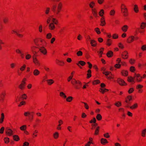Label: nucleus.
<instances>
[{"label":"nucleus","instance_id":"nucleus-23","mask_svg":"<svg viewBox=\"0 0 146 146\" xmlns=\"http://www.w3.org/2000/svg\"><path fill=\"white\" fill-rule=\"evenodd\" d=\"M48 84L49 85H51L54 83V81L52 79H48L46 80Z\"/></svg>","mask_w":146,"mask_h":146},{"label":"nucleus","instance_id":"nucleus-19","mask_svg":"<svg viewBox=\"0 0 146 146\" xmlns=\"http://www.w3.org/2000/svg\"><path fill=\"white\" fill-rule=\"evenodd\" d=\"M56 63L58 65L61 66H64V63L63 61H60L56 59Z\"/></svg>","mask_w":146,"mask_h":146},{"label":"nucleus","instance_id":"nucleus-32","mask_svg":"<svg viewBox=\"0 0 146 146\" xmlns=\"http://www.w3.org/2000/svg\"><path fill=\"white\" fill-rule=\"evenodd\" d=\"M146 134V128L142 130L141 131V136L143 137H145Z\"/></svg>","mask_w":146,"mask_h":146},{"label":"nucleus","instance_id":"nucleus-63","mask_svg":"<svg viewBox=\"0 0 146 146\" xmlns=\"http://www.w3.org/2000/svg\"><path fill=\"white\" fill-rule=\"evenodd\" d=\"M27 95L26 94H24L22 96L21 99H22V100H26L27 99Z\"/></svg>","mask_w":146,"mask_h":146},{"label":"nucleus","instance_id":"nucleus-52","mask_svg":"<svg viewBox=\"0 0 146 146\" xmlns=\"http://www.w3.org/2000/svg\"><path fill=\"white\" fill-rule=\"evenodd\" d=\"M146 26V23H145L144 22H143L141 23V25L140 26L141 28L142 29H143Z\"/></svg>","mask_w":146,"mask_h":146},{"label":"nucleus","instance_id":"nucleus-44","mask_svg":"<svg viewBox=\"0 0 146 146\" xmlns=\"http://www.w3.org/2000/svg\"><path fill=\"white\" fill-rule=\"evenodd\" d=\"M26 64H23V65L20 68V70L21 71H24L25 70V69L26 68Z\"/></svg>","mask_w":146,"mask_h":146},{"label":"nucleus","instance_id":"nucleus-21","mask_svg":"<svg viewBox=\"0 0 146 146\" xmlns=\"http://www.w3.org/2000/svg\"><path fill=\"white\" fill-rule=\"evenodd\" d=\"M53 136L54 139H57L59 136V133L57 131H55L53 133Z\"/></svg>","mask_w":146,"mask_h":146},{"label":"nucleus","instance_id":"nucleus-27","mask_svg":"<svg viewBox=\"0 0 146 146\" xmlns=\"http://www.w3.org/2000/svg\"><path fill=\"white\" fill-rule=\"evenodd\" d=\"M133 10L136 13H138L139 12V9L137 5H134Z\"/></svg>","mask_w":146,"mask_h":146},{"label":"nucleus","instance_id":"nucleus-31","mask_svg":"<svg viewBox=\"0 0 146 146\" xmlns=\"http://www.w3.org/2000/svg\"><path fill=\"white\" fill-rule=\"evenodd\" d=\"M89 6L90 8H91V9H93L95 8H94V7L95 5V3L94 1H91L89 4Z\"/></svg>","mask_w":146,"mask_h":146},{"label":"nucleus","instance_id":"nucleus-59","mask_svg":"<svg viewBox=\"0 0 146 146\" xmlns=\"http://www.w3.org/2000/svg\"><path fill=\"white\" fill-rule=\"evenodd\" d=\"M38 31L40 33H41L42 31V25H40L38 27Z\"/></svg>","mask_w":146,"mask_h":146},{"label":"nucleus","instance_id":"nucleus-58","mask_svg":"<svg viewBox=\"0 0 146 146\" xmlns=\"http://www.w3.org/2000/svg\"><path fill=\"white\" fill-rule=\"evenodd\" d=\"M9 19L7 18H4L3 19V22L5 23H7L9 22Z\"/></svg>","mask_w":146,"mask_h":146},{"label":"nucleus","instance_id":"nucleus-3","mask_svg":"<svg viewBox=\"0 0 146 146\" xmlns=\"http://www.w3.org/2000/svg\"><path fill=\"white\" fill-rule=\"evenodd\" d=\"M71 83L76 89H80L82 87V84L79 80H76L74 79H73L71 81Z\"/></svg>","mask_w":146,"mask_h":146},{"label":"nucleus","instance_id":"nucleus-40","mask_svg":"<svg viewBox=\"0 0 146 146\" xmlns=\"http://www.w3.org/2000/svg\"><path fill=\"white\" fill-rule=\"evenodd\" d=\"M134 77L133 78L131 76H129L128 77L127 80L129 82H134Z\"/></svg>","mask_w":146,"mask_h":146},{"label":"nucleus","instance_id":"nucleus-34","mask_svg":"<svg viewBox=\"0 0 146 146\" xmlns=\"http://www.w3.org/2000/svg\"><path fill=\"white\" fill-rule=\"evenodd\" d=\"M23 31V30H21L20 31H19L18 33H17V34H16L17 35L19 38H22L23 37V35L22 34H20L19 33L20 32H22Z\"/></svg>","mask_w":146,"mask_h":146},{"label":"nucleus","instance_id":"nucleus-53","mask_svg":"<svg viewBox=\"0 0 146 146\" xmlns=\"http://www.w3.org/2000/svg\"><path fill=\"white\" fill-rule=\"evenodd\" d=\"M16 66V64L15 63H13L10 64V67L11 69L14 68Z\"/></svg>","mask_w":146,"mask_h":146},{"label":"nucleus","instance_id":"nucleus-50","mask_svg":"<svg viewBox=\"0 0 146 146\" xmlns=\"http://www.w3.org/2000/svg\"><path fill=\"white\" fill-rule=\"evenodd\" d=\"M52 17L51 16L49 17L47 19V24H49L50 22L52 20Z\"/></svg>","mask_w":146,"mask_h":146},{"label":"nucleus","instance_id":"nucleus-18","mask_svg":"<svg viewBox=\"0 0 146 146\" xmlns=\"http://www.w3.org/2000/svg\"><path fill=\"white\" fill-rule=\"evenodd\" d=\"M135 40V37L131 36L129 37L127 39V42L128 43H131Z\"/></svg>","mask_w":146,"mask_h":146},{"label":"nucleus","instance_id":"nucleus-14","mask_svg":"<svg viewBox=\"0 0 146 146\" xmlns=\"http://www.w3.org/2000/svg\"><path fill=\"white\" fill-rule=\"evenodd\" d=\"M91 11L92 13L94 16L95 17H98V13L96 9L95 8L91 9Z\"/></svg>","mask_w":146,"mask_h":146},{"label":"nucleus","instance_id":"nucleus-1","mask_svg":"<svg viewBox=\"0 0 146 146\" xmlns=\"http://www.w3.org/2000/svg\"><path fill=\"white\" fill-rule=\"evenodd\" d=\"M63 7V3L60 2L57 5L53 4L51 10L55 15H59L60 14V13L62 11Z\"/></svg>","mask_w":146,"mask_h":146},{"label":"nucleus","instance_id":"nucleus-60","mask_svg":"<svg viewBox=\"0 0 146 146\" xmlns=\"http://www.w3.org/2000/svg\"><path fill=\"white\" fill-rule=\"evenodd\" d=\"M95 31L98 34H100L101 33L100 29L98 28H96L95 29Z\"/></svg>","mask_w":146,"mask_h":146},{"label":"nucleus","instance_id":"nucleus-16","mask_svg":"<svg viewBox=\"0 0 146 146\" xmlns=\"http://www.w3.org/2000/svg\"><path fill=\"white\" fill-rule=\"evenodd\" d=\"M33 62L35 64L38 66H40V64L39 61L37 59L36 57H34L33 58Z\"/></svg>","mask_w":146,"mask_h":146},{"label":"nucleus","instance_id":"nucleus-6","mask_svg":"<svg viewBox=\"0 0 146 146\" xmlns=\"http://www.w3.org/2000/svg\"><path fill=\"white\" fill-rule=\"evenodd\" d=\"M100 86L101 88H100L99 91L103 94H104V93L108 92L109 91L108 89H106L104 88L106 86V85L104 83H102L101 84Z\"/></svg>","mask_w":146,"mask_h":146},{"label":"nucleus","instance_id":"nucleus-2","mask_svg":"<svg viewBox=\"0 0 146 146\" xmlns=\"http://www.w3.org/2000/svg\"><path fill=\"white\" fill-rule=\"evenodd\" d=\"M35 44L38 48L40 47L43 46L44 43L46 42L44 40L39 38H36L34 40Z\"/></svg>","mask_w":146,"mask_h":146},{"label":"nucleus","instance_id":"nucleus-9","mask_svg":"<svg viewBox=\"0 0 146 146\" xmlns=\"http://www.w3.org/2000/svg\"><path fill=\"white\" fill-rule=\"evenodd\" d=\"M134 79H136L137 82H140L142 81V78L140 76V74H135L134 76Z\"/></svg>","mask_w":146,"mask_h":146},{"label":"nucleus","instance_id":"nucleus-10","mask_svg":"<svg viewBox=\"0 0 146 146\" xmlns=\"http://www.w3.org/2000/svg\"><path fill=\"white\" fill-rule=\"evenodd\" d=\"M6 135L8 136H11L13 135V131L10 129L6 128L5 130Z\"/></svg>","mask_w":146,"mask_h":146},{"label":"nucleus","instance_id":"nucleus-45","mask_svg":"<svg viewBox=\"0 0 146 146\" xmlns=\"http://www.w3.org/2000/svg\"><path fill=\"white\" fill-rule=\"evenodd\" d=\"M27 128V126L26 125H23L20 127V129L23 131H25Z\"/></svg>","mask_w":146,"mask_h":146},{"label":"nucleus","instance_id":"nucleus-4","mask_svg":"<svg viewBox=\"0 0 146 146\" xmlns=\"http://www.w3.org/2000/svg\"><path fill=\"white\" fill-rule=\"evenodd\" d=\"M121 12L123 15L125 17H127L128 15V13L127 8L124 3H122L121 6Z\"/></svg>","mask_w":146,"mask_h":146},{"label":"nucleus","instance_id":"nucleus-30","mask_svg":"<svg viewBox=\"0 0 146 146\" xmlns=\"http://www.w3.org/2000/svg\"><path fill=\"white\" fill-rule=\"evenodd\" d=\"M121 73L122 75L124 76H126L128 75V71L127 70H123L121 71Z\"/></svg>","mask_w":146,"mask_h":146},{"label":"nucleus","instance_id":"nucleus-36","mask_svg":"<svg viewBox=\"0 0 146 146\" xmlns=\"http://www.w3.org/2000/svg\"><path fill=\"white\" fill-rule=\"evenodd\" d=\"M87 78H89L91 77L92 76L91 75V70L90 69H89L87 71Z\"/></svg>","mask_w":146,"mask_h":146},{"label":"nucleus","instance_id":"nucleus-47","mask_svg":"<svg viewBox=\"0 0 146 146\" xmlns=\"http://www.w3.org/2000/svg\"><path fill=\"white\" fill-rule=\"evenodd\" d=\"M50 11V8L49 7H47L45 11V13L46 15H48Z\"/></svg>","mask_w":146,"mask_h":146},{"label":"nucleus","instance_id":"nucleus-37","mask_svg":"<svg viewBox=\"0 0 146 146\" xmlns=\"http://www.w3.org/2000/svg\"><path fill=\"white\" fill-rule=\"evenodd\" d=\"M112 41V40L111 39H108L106 43V45L108 46H110L111 44Z\"/></svg>","mask_w":146,"mask_h":146},{"label":"nucleus","instance_id":"nucleus-17","mask_svg":"<svg viewBox=\"0 0 146 146\" xmlns=\"http://www.w3.org/2000/svg\"><path fill=\"white\" fill-rule=\"evenodd\" d=\"M101 23L100 25L101 26H104L106 24L105 18L104 17H101L100 20Z\"/></svg>","mask_w":146,"mask_h":146},{"label":"nucleus","instance_id":"nucleus-61","mask_svg":"<svg viewBox=\"0 0 146 146\" xmlns=\"http://www.w3.org/2000/svg\"><path fill=\"white\" fill-rule=\"evenodd\" d=\"M76 54L78 56H81L82 55L83 53L81 51H79L77 52Z\"/></svg>","mask_w":146,"mask_h":146},{"label":"nucleus","instance_id":"nucleus-26","mask_svg":"<svg viewBox=\"0 0 146 146\" xmlns=\"http://www.w3.org/2000/svg\"><path fill=\"white\" fill-rule=\"evenodd\" d=\"M113 55V52L111 51H109L106 54V55L108 57L110 58L112 57Z\"/></svg>","mask_w":146,"mask_h":146},{"label":"nucleus","instance_id":"nucleus-64","mask_svg":"<svg viewBox=\"0 0 146 146\" xmlns=\"http://www.w3.org/2000/svg\"><path fill=\"white\" fill-rule=\"evenodd\" d=\"M115 11L114 10H112L111 11L110 14L111 16H113L114 15Z\"/></svg>","mask_w":146,"mask_h":146},{"label":"nucleus","instance_id":"nucleus-54","mask_svg":"<svg viewBox=\"0 0 146 146\" xmlns=\"http://www.w3.org/2000/svg\"><path fill=\"white\" fill-rule=\"evenodd\" d=\"M100 128V127L99 126L98 127L96 128L95 130V135H97L98 134Z\"/></svg>","mask_w":146,"mask_h":146},{"label":"nucleus","instance_id":"nucleus-43","mask_svg":"<svg viewBox=\"0 0 146 146\" xmlns=\"http://www.w3.org/2000/svg\"><path fill=\"white\" fill-rule=\"evenodd\" d=\"M111 72H109L106 71L103 72V74H104L107 77L111 74Z\"/></svg>","mask_w":146,"mask_h":146},{"label":"nucleus","instance_id":"nucleus-12","mask_svg":"<svg viewBox=\"0 0 146 146\" xmlns=\"http://www.w3.org/2000/svg\"><path fill=\"white\" fill-rule=\"evenodd\" d=\"M121 56L123 59H127L128 57V52L127 51H125L123 52L121 54Z\"/></svg>","mask_w":146,"mask_h":146},{"label":"nucleus","instance_id":"nucleus-56","mask_svg":"<svg viewBox=\"0 0 146 146\" xmlns=\"http://www.w3.org/2000/svg\"><path fill=\"white\" fill-rule=\"evenodd\" d=\"M138 105L137 104H135L132 106L130 107L131 109H133L136 108L137 107Z\"/></svg>","mask_w":146,"mask_h":146},{"label":"nucleus","instance_id":"nucleus-38","mask_svg":"<svg viewBox=\"0 0 146 146\" xmlns=\"http://www.w3.org/2000/svg\"><path fill=\"white\" fill-rule=\"evenodd\" d=\"M104 10L103 9H102L99 12V15L102 17H104L103 16V15L104 14Z\"/></svg>","mask_w":146,"mask_h":146},{"label":"nucleus","instance_id":"nucleus-55","mask_svg":"<svg viewBox=\"0 0 146 146\" xmlns=\"http://www.w3.org/2000/svg\"><path fill=\"white\" fill-rule=\"evenodd\" d=\"M31 55L29 54H27L25 57V59L27 60L30 59L31 58Z\"/></svg>","mask_w":146,"mask_h":146},{"label":"nucleus","instance_id":"nucleus-39","mask_svg":"<svg viewBox=\"0 0 146 146\" xmlns=\"http://www.w3.org/2000/svg\"><path fill=\"white\" fill-rule=\"evenodd\" d=\"M17 104H18V106L20 107L25 105L26 103L25 101H21L20 102H17Z\"/></svg>","mask_w":146,"mask_h":146},{"label":"nucleus","instance_id":"nucleus-46","mask_svg":"<svg viewBox=\"0 0 146 146\" xmlns=\"http://www.w3.org/2000/svg\"><path fill=\"white\" fill-rule=\"evenodd\" d=\"M96 118L98 120L100 121L102 119V116L100 114H98L96 116Z\"/></svg>","mask_w":146,"mask_h":146},{"label":"nucleus","instance_id":"nucleus-33","mask_svg":"<svg viewBox=\"0 0 146 146\" xmlns=\"http://www.w3.org/2000/svg\"><path fill=\"white\" fill-rule=\"evenodd\" d=\"M101 143L103 145H104L106 143H108L107 139L103 138H102L101 139Z\"/></svg>","mask_w":146,"mask_h":146},{"label":"nucleus","instance_id":"nucleus-35","mask_svg":"<svg viewBox=\"0 0 146 146\" xmlns=\"http://www.w3.org/2000/svg\"><path fill=\"white\" fill-rule=\"evenodd\" d=\"M38 131L36 129L33 131L32 133V136L33 138H35L37 136V133H38Z\"/></svg>","mask_w":146,"mask_h":146},{"label":"nucleus","instance_id":"nucleus-49","mask_svg":"<svg viewBox=\"0 0 146 146\" xmlns=\"http://www.w3.org/2000/svg\"><path fill=\"white\" fill-rule=\"evenodd\" d=\"M100 83V80H94L93 81L92 84L93 85H96Z\"/></svg>","mask_w":146,"mask_h":146},{"label":"nucleus","instance_id":"nucleus-28","mask_svg":"<svg viewBox=\"0 0 146 146\" xmlns=\"http://www.w3.org/2000/svg\"><path fill=\"white\" fill-rule=\"evenodd\" d=\"M5 118V116L3 113H2L1 114V116L0 117V123H2L4 121Z\"/></svg>","mask_w":146,"mask_h":146},{"label":"nucleus","instance_id":"nucleus-29","mask_svg":"<svg viewBox=\"0 0 146 146\" xmlns=\"http://www.w3.org/2000/svg\"><path fill=\"white\" fill-rule=\"evenodd\" d=\"M40 72L37 69L35 70L33 72V74L35 76H38L39 75Z\"/></svg>","mask_w":146,"mask_h":146},{"label":"nucleus","instance_id":"nucleus-25","mask_svg":"<svg viewBox=\"0 0 146 146\" xmlns=\"http://www.w3.org/2000/svg\"><path fill=\"white\" fill-rule=\"evenodd\" d=\"M128 28V26L126 25H125L121 27V30L123 32H125L127 31Z\"/></svg>","mask_w":146,"mask_h":146},{"label":"nucleus","instance_id":"nucleus-5","mask_svg":"<svg viewBox=\"0 0 146 146\" xmlns=\"http://www.w3.org/2000/svg\"><path fill=\"white\" fill-rule=\"evenodd\" d=\"M26 79L25 78H24L23 79L21 84L19 86L18 88L21 90H23L25 89L26 83Z\"/></svg>","mask_w":146,"mask_h":146},{"label":"nucleus","instance_id":"nucleus-7","mask_svg":"<svg viewBox=\"0 0 146 146\" xmlns=\"http://www.w3.org/2000/svg\"><path fill=\"white\" fill-rule=\"evenodd\" d=\"M44 45L43 46H42L38 48L40 52L45 55L47 54V51L46 49L44 47Z\"/></svg>","mask_w":146,"mask_h":146},{"label":"nucleus","instance_id":"nucleus-15","mask_svg":"<svg viewBox=\"0 0 146 146\" xmlns=\"http://www.w3.org/2000/svg\"><path fill=\"white\" fill-rule=\"evenodd\" d=\"M6 94V92L5 90L3 91L1 94L0 98L1 100H4L5 99Z\"/></svg>","mask_w":146,"mask_h":146},{"label":"nucleus","instance_id":"nucleus-62","mask_svg":"<svg viewBox=\"0 0 146 146\" xmlns=\"http://www.w3.org/2000/svg\"><path fill=\"white\" fill-rule=\"evenodd\" d=\"M118 37V35L116 34H114L112 35V38L113 39H117Z\"/></svg>","mask_w":146,"mask_h":146},{"label":"nucleus","instance_id":"nucleus-41","mask_svg":"<svg viewBox=\"0 0 146 146\" xmlns=\"http://www.w3.org/2000/svg\"><path fill=\"white\" fill-rule=\"evenodd\" d=\"M114 104L117 107H119L121 106V102L119 101H117Z\"/></svg>","mask_w":146,"mask_h":146},{"label":"nucleus","instance_id":"nucleus-51","mask_svg":"<svg viewBox=\"0 0 146 146\" xmlns=\"http://www.w3.org/2000/svg\"><path fill=\"white\" fill-rule=\"evenodd\" d=\"M60 95L61 97L65 98H66V96L65 95V94L62 92H61L60 93Z\"/></svg>","mask_w":146,"mask_h":146},{"label":"nucleus","instance_id":"nucleus-13","mask_svg":"<svg viewBox=\"0 0 146 146\" xmlns=\"http://www.w3.org/2000/svg\"><path fill=\"white\" fill-rule=\"evenodd\" d=\"M58 124L57 126L56 129L58 130H60L61 129V125L63 124V121L62 120L60 119L58 121Z\"/></svg>","mask_w":146,"mask_h":146},{"label":"nucleus","instance_id":"nucleus-57","mask_svg":"<svg viewBox=\"0 0 146 146\" xmlns=\"http://www.w3.org/2000/svg\"><path fill=\"white\" fill-rule=\"evenodd\" d=\"M14 139L16 141H18L19 139V137L18 136L14 135L13 136Z\"/></svg>","mask_w":146,"mask_h":146},{"label":"nucleus","instance_id":"nucleus-24","mask_svg":"<svg viewBox=\"0 0 146 146\" xmlns=\"http://www.w3.org/2000/svg\"><path fill=\"white\" fill-rule=\"evenodd\" d=\"M76 64L79 66H80V64L83 66L86 64V62L84 61L80 60L78 61V63Z\"/></svg>","mask_w":146,"mask_h":146},{"label":"nucleus","instance_id":"nucleus-11","mask_svg":"<svg viewBox=\"0 0 146 146\" xmlns=\"http://www.w3.org/2000/svg\"><path fill=\"white\" fill-rule=\"evenodd\" d=\"M117 83L121 86H125L127 85L126 83L122 79L119 78L117 80Z\"/></svg>","mask_w":146,"mask_h":146},{"label":"nucleus","instance_id":"nucleus-22","mask_svg":"<svg viewBox=\"0 0 146 146\" xmlns=\"http://www.w3.org/2000/svg\"><path fill=\"white\" fill-rule=\"evenodd\" d=\"M90 43L91 45L93 47H95L97 45V42L94 40H91Z\"/></svg>","mask_w":146,"mask_h":146},{"label":"nucleus","instance_id":"nucleus-8","mask_svg":"<svg viewBox=\"0 0 146 146\" xmlns=\"http://www.w3.org/2000/svg\"><path fill=\"white\" fill-rule=\"evenodd\" d=\"M16 52L18 54H20V56L21 58L23 59L25 57V55L23 52L21 50L19 49H18L15 50Z\"/></svg>","mask_w":146,"mask_h":146},{"label":"nucleus","instance_id":"nucleus-42","mask_svg":"<svg viewBox=\"0 0 146 146\" xmlns=\"http://www.w3.org/2000/svg\"><path fill=\"white\" fill-rule=\"evenodd\" d=\"M52 34L50 33H47L46 36V38L47 39H50L52 37Z\"/></svg>","mask_w":146,"mask_h":146},{"label":"nucleus","instance_id":"nucleus-20","mask_svg":"<svg viewBox=\"0 0 146 146\" xmlns=\"http://www.w3.org/2000/svg\"><path fill=\"white\" fill-rule=\"evenodd\" d=\"M48 28L50 30H54L55 28V27L54 25V23H50L49 25Z\"/></svg>","mask_w":146,"mask_h":146},{"label":"nucleus","instance_id":"nucleus-48","mask_svg":"<svg viewBox=\"0 0 146 146\" xmlns=\"http://www.w3.org/2000/svg\"><path fill=\"white\" fill-rule=\"evenodd\" d=\"M52 23H54V25L55 24L57 25L58 23V20L55 18H52Z\"/></svg>","mask_w":146,"mask_h":146}]
</instances>
